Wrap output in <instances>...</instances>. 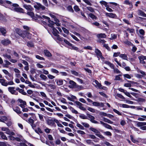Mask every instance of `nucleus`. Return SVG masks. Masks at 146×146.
Masks as SVG:
<instances>
[{"label":"nucleus","mask_w":146,"mask_h":146,"mask_svg":"<svg viewBox=\"0 0 146 146\" xmlns=\"http://www.w3.org/2000/svg\"><path fill=\"white\" fill-rule=\"evenodd\" d=\"M130 137L131 140L133 143H135L137 142V140L133 138V136L132 135H131L130 136Z\"/></svg>","instance_id":"41"},{"label":"nucleus","mask_w":146,"mask_h":146,"mask_svg":"<svg viewBox=\"0 0 146 146\" xmlns=\"http://www.w3.org/2000/svg\"><path fill=\"white\" fill-rule=\"evenodd\" d=\"M138 14L139 15L146 17V14L143 11L140 10H138Z\"/></svg>","instance_id":"20"},{"label":"nucleus","mask_w":146,"mask_h":146,"mask_svg":"<svg viewBox=\"0 0 146 146\" xmlns=\"http://www.w3.org/2000/svg\"><path fill=\"white\" fill-rule=\"evenodd\" d=\"M51 70L52 72L56 74H57L59 73L58 71L55 69L52 68L51 69Z\"/></svg>","instance_id":"57"},{"label":"nucleus","mask_w":146,"mask_h":146,"mask_svg":"<svg viewBox=\"0 0 146 146\" xmlns=\"http://www.w3.org/2000/svg\"><path fill=\"white\" fill-rule=\"evenodd\" d=\"M120 106L122 107L123 108H129L131 107H133V108H135L134 106H130L127 104H120Z\"/></svg>","instance_id":"23"},{"label":"nucleus","mask_w":146,"mask_h":146,"mask_svg":"<svg viewBox=\"0 0 146 146\" xmlns=\"http://www.w3.org/2000/svg\"><path fill=\"white\" fill-rule=\"evenodd\" d=\"M97 37L98 38H105L106 37V34L104 33H100L97 35Z\"/></svg>","instance_id":"22"},{"label":"nucleus","mask_w":146,"mask_h":146,"mask_svg":"<svg viewBox=\"0 0 146 146\" xmlns=\"http://www.w3.org/2000/svg\"><path fill=\"white\" fill-rule=\"evenodd\" d=\"M79 116L81 118L83 119H88L87 117L84 114L80 115Z\"/></svg>","instance_id":"50"},{"label":"nucleus","mask_w":146,"mask_h":146,"mask_svg":"<svg viewBox=\"0 0 146 146\" xmlns=\"http://www.w3.org/2000/svg\"><path fill=\"white\" fill-rule=\"evenodd\" d=\"M113 111L116 113L117 114L119 115H121V113H120L119 111H118L117 110L115 109H113Z\"/></svg>","instance_id":"63"},{"label":"nucleus","mask_w":146,"mask_h":146,"mask_svg":"<svg viewBox=\"0 0 146 146\" xmlns=\"http://www.w3.org/2000/svg\"><path fill=\"white\" fill-rule=\"evenodd\" d=\"M40 77L42 80L46 81L47 78V77L43 74H41L40 75Z\"/></svg>","instance_id":"34"},{"label":"nucleus","mask_w":146,"mask_h":146,"mask_svg":"<svg viewBox=\"0 0 146 146\" xmlns=\"http://www.w3.org/2000/svg\"><path fill=\"white\" fill-rule=\"evenodd\" d=\"M17 33L23 38L26 37L29 39L31 38V34L27 31H21L19 32L17 31Z\"/></svg>","instance_id":"2"},{"label":"nucleus","mask_w":146,"mask_h":146,"mask_svg":"<svg viewBox=\"0 0 146 146\" xmlns=\"http://www.w3.org/2000/svg\"><path fill=\"white\" fill-rule=\"evenodd\" d=\"M119 56L123 59L127 60V55L125 54H120Z\"/></svg>","instance_id":"27"},{"label":"nucleus","mask_w":146,"mask_h":146,"mask_svg":"<svg viewBox=\"0 0 146 146\" xmlns=\"http://www.w3.org/2000/svg\"><path fill=\"white\" fill-rule=\"evenodd\" d=\"M27 14L28 15L30 16L31 17H33L34 16V13L31 12V11L28 12L27 13Z\"/></svg>","instance_id":"62"},{"label":"nucleus","mask_w":146,"mask_h":146,"mask_svg":"<svg viewBox=\"0 0 146 146\" xmlns=\"http://www.w3.org/2000/svg\"><path fill=\"white\" fill-rule=\"evenodd\" d=\"M86 8L89 11H90L91 12H94V9L92 8V7H86Z\"/></svg>","instance_id":"39"},{"label":"nucleus","mask_w":146,"mask_h":146,"mask_svg":"<svg viewBox=\"0 0 146 146\" xmlns=\"http://www.w3.org/2000/svg\"><path fill=\"white\" fill-rule=\"evenodd\" d=\"M13 110L18 114L21 113L20 108L18 107H16L13 108Z\"/></svg>","instance_id":"18"},{"label":"nucleus","mask_w":146,"mask_h":146,"mask_svg":"<svg viewBox=\"0 0 146 146\" xmlns=\"http://www.w3.org/2000/svg\"><path fill=\"white\" fill-rule=\"evenodd\" d=\"M104 135L107 136H111L112 134L109 131H106L103 132Z\"/></svg>","instance_id":"54"},{"label":"nucleus","mask_w":146,"mask_h":146,"mask_svg":"<svg viewBox=\"0 0 146 146\" xmlns=\"http://www.w3.org/2000/svg\"><path fill=\"white\" fill-rule=\"evenodd\" d=\"M34 7L35 9L38 10L41 9L42 10H44L46 9L45 7L44 6L39 3H36V4L34 5Z\"/></svg>","instance_id":"3"},{"label":"nucleus","mask_w":146,"mask_h":146,"mask_svg":"<svg viewBox=\"0 0 146 146\" xmlns=\"http://www.w3.org/2000/svg\"><path fill=\"white\" fill-rule=\"evenodd\" d=\"M77 132L78 134H81V135H84L85 134V133L84 131L80 130H77Z\"/></svg>","instance_id":"56"},{"label":"nucleus","mask_w":146,"mask_h":146,"mask_svg":"<svg viewBox=\"0 0 146 146\" xmlns=\"http://www.w3.org/2000/svg\"><path fill=\"white\" fill-rule=\"evenodd\" d=\"M70 110L72 113H74L77 114L78 113V112L77 111L75 110L72 107H71L70 108Z\"/></svg>","instance_id":"38"},{"label":"nucleus","mask_w":146,"mask_h":146,"mask_svg":"<svg viewBox=\"0 0 146 146\" xmlns=\"http://www.w3.org/2000/svg\"><path fill=\"white\" fill-rule=\"evenodd\" d=\"M3 56L5 58H6L8 59H11V56L10 55H8L7 54H3Z\"/></svg>","instance_id":"36"},{"label":"nucleus","mask_w":146,"mask_h":146,"mask_svg":"<svg viewBox=\"0 0 146 146\" xmlns=\"http://www.w3.org/2000/svg\"><path fill=\"white\" fill-rule=\"evenodd\" d=\"M0 32L2 34L4 35L6 33V31L5 29L2 27H0Z\"/></svg>","instance_id":"21"},{"label":"nucleus","mask_w":146,"mask_h":146,"mask_svg":"<svg viewBox=\"0 0 146 146\" xmlns=\"http://www.w3.org/2000/svg\"><path fill=\"white\" fill-rule=\"evenodd\" d=\"M26 105V102H24L23 103L21 104L19 106L21 107L22 108H25V106Z\"/></svg>","instance_id":"49"},{"label":"nucleus","mask_w":146,"mask_h":146,"mask_svg":"<svg viewBox=\"0 0 146 146\" xmlns=\"http://www.w3.org/2000/svg\"><path fill=\"white\" fill-rule=\"evenodd\" d=\"M35 56L36 58L37 59L41 60H44V58L41 57L39 55H36Z\"/></svg>","instance_id":"52"},{"label":"nucleus","mask_w":146,"mask_h":146,"mask_svg":"<svg viewBox=\"0 0 146 146\" xmlns=\"http://www.w3.org/2000/svg\"><path fill=\"white\" fill-rule=\"evenodd\" d=\"M87 110L90 112L94 113L95 112L96 110L92 108L88 107Z\"/></svg>","instance_id":"37"},{"label":"nucleus","mask_w":146,"mask_h":146,"mask_svg":"<svg viewBox=\"0 0 146 146\" xmlns=\"http://www.w3.org/2000/svg\"><path fill=\"white\" fill-rule=\"evenodd\" d=\"M137 125L138 127H139L143 125H146V123L138 122L137 123Z\"/></svg>","instance_id":"29"},{"label":"nucleus","mask_w":146,"mask_h":146,"mask_svg":"<svg viewBox=\"0 0 146 146\" xmlns=\"http://www.w3.org/2000/svg\"><path fill=\"white\" fill-rule=\"evenodd\" d=\"M19 6V5L16 3L13 4L10 7V9L12 10L15 11L17 12L24 13L23 9L20 7H18Z\"/></svg>","instance_id":"1"},{"label":"nucleus","mask_w":146,"mask_h":146,"mask_svg":"<svg viewBox=\"0 0 146 146\" xmlns=\"http://www.w3.org/2000/svg\"><path fill=\"white\" fill-rule=\"evenodd\" d=\"M103 121L105 122H107L110 124H112L113 123V121L105 117L103 118Z\"/></svg>","instance_id":"28"},{"label":"nucleus","mask_w":146,"mask_h":146,"mask_svg":"<svg viewBox=\"0 0 146 146\" xmlns=\"http://www.w3.org/2000/svg\"><path fill=\"white\" fill-rule=\"evenodd\" d=\"M47 124L51 126L56 127V125L53 120L51 119H48L47 121Z\"/></svg>","instance_id":"12"},{"label":"nucleus","mask_w":146,"mask_h":146,"mask_svg":"<svg viewBox=\"0 0 146 146\" xmlns=\"http://www.w3.org/2000/svg\"><path fill=\"white\" fill-rule=\"evenodd\" d=\"M90 130L91 131H93L96 134H97L99 133V131L96 129L92 127H91L90 128Z\"/></svg>","instance_id":"32"},{"label":"nucleus","mask_w":146,"mask_h":146,"mask_svg":"<svg viewBox=\"0 0 146 146\" xmlns=\"http://www.w3.org/2000/svg\"><path fill=\"white\" fill-rule=\"evenodd\" d=\"M104 143L107 146H114V145L111 144L109 142L107 141H105Z\"/></svg>","instance_id":"64"},{"label":"nucleus","mask_w":146,"mask_h":146,"mask_svg":"<svg viewBox=\"0 0 146 146\" xmlns=\"http://www.w3.org/2000/svg\"><path fill=\"white\" fill-rule=\"evenodd\" d=\"M0 83L3 86H7V82L5 79H0Z\"/></svg>","instance_id":"16"},{"label":"nucleus","mask_w":146,"mask_h":146,"mask_svg":"<svg viewBox=\"0 0 146 146\" xmlns=\"http://www.w3.org/2000/svg\"><path fill=\"white\" fill-rule=\"evenodd\" d=\"M71 73L72 74H73L76 76H79V74H78V73L77 72H76V71H74V70H71Z\"/></svg>","instance_id":"42"},{"label":"nucleus","mask_w":146,"mask_h":146,"mask_svg":"<svg viewBox=\"0 0 146 146\" xmlns=\"http://www.w3.org/2000/svg\"><path fill=\"white\" fill-rule=\"evenodd\" d=\"M138 58L139 60L140 63L143 64L145 63V62L144 60H146V56L142 55L141 56H139Z\"/></svg>","instance_id":"11"},{"label":"nucleus","mask_w":146,"mask_h":146,"mask_svg":"<svg viewBox=\"0 0 146 146\" xmlns=\"http://www.w3.org/2000/svg\"><path fill=\"white\" fill-rule=\"evenodd\" d=\"M67 9H68V10L70 12H72V13L73 12H74V10H73V9H72V6H68L67 7Z\"/></svg>","instance_id":"55"},{"label":"nucleus","mask_w":146,"mask_h":146,"mask_svg":"<svg viewBox=\"0 0 146 146\" xmlns=\"http://www.w3.org/2000/svg\"><path fill=\"white\" fill-rule=\"evenodd\" d=\"M48 85L52 89H55V88H56L55 86L53 84H48Z\"/></svg>","instance_id":"60"},{"label":"nucleus","mask_w":146,"mask_h":146,"mask_svg":"<svg viewBox=\"0 0 146 146\" xmlns=\"http://www.w3.org/2000/svg\"><path fill=\"white\" fill-rule=\"evenodd\" d=\"M104 126L106 128L108 129H111V130L113 129L112 127L110 125L106 123H105Z\"/></svg>","instance_id":"45"},{"label":"nucleus","mask_w":146,"mask_h":146,"mask_svg":"<svg viewBox=\"0 0 146 146\" xmlns=\"http://www.w3.org/2000/svg\"><path fill=\"white\" fill-rule=\"evenodd\" d=\"M64 41L66 44L70 46H72V44L69 42L68 40H66L65 39H64Z\"/></svg>","instance_id":"61"},{"label":"nucleus","mask_w":146,"mask_h":146,"mask_svg":"<svg viewBox=\"0 0 146 146\" xmlns=\"http://www.w3.org/2000/svg\"><path fill=\"white\" fill-rule=\"evenodd\" d=\"M111 38H110V40H112L114 39H115L117 38V35L114 34H112L111 35Z\"/></svg>","instance_id":"46"},{"label":"nucleus","mask_w":146,"mask_h":146,"mask_svg":"<svg viewBox=\"0 0 146 146\" xmlns=\"http://www.w3.org/2000/svg\"><path fill=\"white\" fill-rule=\"evenodd\" d=\"M42 17L43 18H44V19L48 20V23H49V24H52L54 25V22H53L52 21L50 20V18L49 17H47L45 16L44 15H43Z\"/></svg>","instance_id":"26"},{"label":"nucleus","mask_w":146,"mask_h":146,"mask_svg":"<svg viewBox=\"0 0 146 146\" xmlns=\"http://www.w3.org/2000/svg\"><path fill=\"white\" fill-rule=\"evenodd\" d=\"M3 72H4V73L7 75H8L9 77H10L11 76V75L10 74L9 72L6 70H3Z\"/></svg>","instance_id":"35"},{"label":"nucleus","mask_w":146,"mask_h":146,"mask_svg":"<svg viewBox=\"0 0 146 146\" xmlns=\"http://www.w3.org/2000/svg\"><path fill=\"white\" fill-rule=\"evenodd\" d=\"M43 52L45 55L48 57H50L52 56L50 52L47 50H44Z\"/></svg>","instance_id":"17"},{"label":"nucleus","mask_w":146,"mask_h":146,"mask_svg":"<svg viewBox=\"0 0 146 146\" xmlns=\"http://www.w3.org/2000/svg\"><path fill=\"white\" fill-rule=\"evenodd\" d=\"M76 126L78 127L80 129H82V130H84V127L82 126L81 125L79 124V123H77L76 124Z\"/></svg>","instance_id":"44"},{"label":"nucleus","mask_w":146,"mask_h":146,"mask_svg":"<svg viewBox=\"0 0 146 146\" xmlns=\"http://www.w3.org/2000/svg\"><path fill=\"white\" fill-rule=\"evenodd\" d=\"M1 42L4 45L6 46L11 44V41L8 39H4L1 40Z\"/></svg>","instance_id":"8"},{"label":"nucleus","mask_w":146,"mask_h":146,"mask_svg":"<svg viewBox=\"0 0 146 146\" xmlns=\"http://www.w3.org/2000/svg\"><path fill=\"white\" fill-rule=\"evenodd\" d=\"M74 9L76 12L79 11L80 10L78 6L77 5H75L73 7Z\"/></svg>","instance_id":"40"},{"label":"nucleus","mask_w":146,"mask_h":146,"mask_svg":"<svg viewBox=\"0 0 146 146\" xmlns=\"http://www.w3.org/2000/svg\"><path fill=\"white\" fill-rule=\"evenodd\" d=\"M76 98V96L73 95H72L70 97H67V99L68 100L72 102H73Z\"/></svg>","instance_id":"25"},{"label":"nucleus","mask_w":146,"mask_h":146,"mask_svg":"<svg viewBox=\"0 0 146 146\" xmlns=\"http://www.w3.org/2000/svg\"><path fill=\"white\" fill-rule=\"evenodd\" d=\"M69 83L70 84L69 86L70 88H73L76 86V83L75 82L72 80H70L69 81Z\"/></svg>","instance_id":"14"},{"label":"nucleus","mask_w":146,"mask_h":146,"mask_svg":"<svg viewBox=\"0 0 146 146\" xmlns=\"http://www.w3.org/2000/svg\"><path fill=\"white\" fill-rule=\"evenodd\" d=\"M95 52L98 57L99 56L102 59H104V58L102 56L101 51L99 49H96Z\"/></svg>","instance_id":"10"},{"label":"nucleus","mask_w":146,"mask_h":146,"mask_svg":"<svg viewBox=\"0 0 146 146\" xmlns=\"http://www.w3.org/2000/svg\"><path fill=\"white\" fill-rule=\"evenodd\" d=\"M43 4L46 7L48 6V4L47 0H42Z\"/></svg>","instance_id":"59"},{"label":"nucleus","mask_w":146,"mask_h":146,"mask_svg":"<svg viewBox=\"0 0 146 146\" xmlns=\"http://www.w3.org/2000/svg\"><path fill=\"white\" fill-rule=\"evenodd\" d=\"M19 92L23 95H27V93L24 91L22 89H21L20 90Z\"/></svg>","instance_id":"48"},{"label":"nucleus","mask_w":146,"mask_h":146,"mask_svg":"<svg viewBox=\"0 0 146 146\" xmlns=\"http://www.w3.org/2000/svg\"><path fill=\"white\" fill-rule=\"evenodd\" d=\"M92 104L94 106H95L98 107L101 106L102 107H103L104 106V103L102 102H93Z\"/></svg>","instance_id":"9"},{"label":"nucleus","mask_w":146,"mask_h":146,"mask_svg":"<svg viewBox=\"0 0 146 146\" xmlns=\"http://www.w3.org/2000/svg\"><path fill=\"white\" fill-rule=\"evenodd\" d=\"M63 81L66 82V81L65 80H63L60 79L57 80H56L57 84L58 86L61 85L63 84Z\"/></svg>","instance_id":"19"},{"label":"nucleus","mask_w":146,"mask_h":146,"mask_svg":"<svg viewBox=\"0 0 146 146\" xmlns=\"http://www.w3.org/2000/svg\"><path fill=\"white\" fill-rule=\"evenodd\" d=\"M81 123L86 127L88 128L89 127V124L87 123L82 122Z\"/></svg>","instance_id":"47"},{"label":"nucleus","mask_w":146,"mask_h":146,"mask_svg":"<svg viewBox=\"0 0 146 146\" xmlns=\"http://www.w3.org/2000/svg\"><path fill=\"white\" fill-rule=\"evenodd\" d=\"M70 35L76 41H78L79 40V39L75 35L72 34H71Z\"/></svg>","instance_id":"58"},{"label":"nucleus","mask_w":146,"mask_h":146,"mask_svg":"<svg viewBox=\"0 0 146 146\" xmlns=\"http://www.w3.org/2000/svg\"><path fill=\"white\" fill-rule=\"evenodd\" d=\"M27 45L28 47H33L34 46L33 43L30 42H28Z\"/></svg>","instance_id":"51"},{"label":"nucleus","mask_w":146,"mask_h":146,"mask_svg":"<svg viewBox=\"0 0 146 146\" xmlns=\"http://www.w3.org/2000/svg\"><path fill=\"white\" fill-rule=\"evenodd\" d=\"M89 16L93 19H96L97 17L93 14L90 13L88 14Z\"/></svg>","instance_id":"31"},{"label":"nucleus","mask_w":146,"mask_h":146,"mask_svg":"<svg viewBox=\"0 0 146 146\" xmlns=\"http://www.w3.org/2000/svg\"><path fill=\"white\" fill-rule=\"evenodd\" d=\"M100 3L101 4L104 5L106 7H107L108 5H107V3L106 2L102 1H100Z\"/></svg>","instance_id":"43"},{"label":"nucleus","mask_w":146,"mask_h":146,"mask_svg":"<svg viewBox=\"0 0 146 146\" xmlns=\"http://www.w3.org/2000/svg\"><path fill=\"white\" fill-rule=\"evenodd\" d=\"M105 15L106 16L110 18H116L117 17V16L116 15L113 13H105Z\"/></svg>","instance_id":"13"},{"label":"nucleus","mask_w":146,"mask_h":146,"mask_svg":"<svg viewBox=\"0 0 146 146\" xmlns=\"http://www.w3.org/2000/svg\"><path fill=\"white\" fill-rule=\"evenodd\" d=\"M0 136H1L2 139L6 140H7V137L3 132L0 131Z\"/></svg>","instance_id":"24"},{"label":"nucleus","mask_w":146,"mask_h":146,"mask_svg":"<svg viewBox=\"0 0 146 146\" xmlns=\"http://www.w3.org/2000/svg\"><path fill=\"white\" fill-rule=\"evenodd\" d=\"M113 70L114 72L115 73L119 74L121 72L120 71L116 68H114L113 69Z\"/></svg>","instance_id":"53"},{"label":"nucleus","mask_w":146,"mask_h":146,"mask_svg":"<svg viewBox=\"0 0 146 146\" xmlns=\"http://www.w3.org/2000/svg\"><path fill=\"white\" fill-rule=\"evenodd\" d=\"M15 88L14 87H9L8 88V90L12 94L17 95L18 93L15 90Z\"/></svg>","instance_id":"6"},{"label":"nucleus","mask_w":146,"mask_h":146,"mask_svg":"<svg viewBox=\"0 0 146 146\" xmlns=\"http://www.w3.org/2000/svg\"><path fill=\"white\" fill-rule=\"evenodd\" d=\"M74 103L77 105V107L81 110L84 111L86 110V109L82 106L83 104L79 102L76 101Z\"/></svg>","instance_id":"7"},{"label":"nucleus","mask_w":146,"mask_h":146,"mask_svg":"<svg viewBox=\"0 0 146 146\" xmlns=\"http://www.w3.org/2000/svg\"><path fill=\"white\" fill-rule=\"evenodd\" d=\"M52 30L53 34L55 36H57L58 35L57 34L58 31L57 29L54 27L53 28Z\"/></svg>","instance_id":"33"},{"label":"nucleus","mask_w":146,"mask_h":146,"mask_svg":"<svg viewBox=\"0 0 146 146\" xmlns=\"http://www.w3.org/2000/svg\"><path fill=\"white\" fill-rule=\"evenodd\" d=\"M1 119L4 121H9L11 120V119L9 117H7L5 116H3L1 117Z\"/></svg>","instance_id":"30"},{"label":"nucleus","mask_w":146,"mask_h":146,"mask_svg":"<svg viewBox=\"0 0 146 146\" xmlns=\"http://www.w3.org/2000/svg\"><path fill=\"white\" fill-rule=\"evenodd\" d=\"M23 7L25 8L29 11H31L33 9L31 6L29 5L24 4V5Z\"/></svg>","instance_id":"15"},{"label":"nucleus","mask_w":146,"mask_h":146,"mask_svg":"<svg viewBox=\"0 0 146 146\" xmlns=\"http://www.w3.org/2000/svg\"><path fill=\"white\" fill-rule=\"evenodd\" d=\"M87 115L89 118L88 119L90 120L92 122L96 124H98L99 123L98 122L94 120L95 117L94 116L89 114H87Z\"/></svg>","instance_id":"4"},{"label":"nucleus","mask_w":146,"mask_h":146,"mask_svg":"<svg viewBox=\"0 0 146 146\" xmlns=\"http://www.w3.org/2000/svg\"><path fill=\"white\" fill-rule=\"evenodd\" d=\"M92 81L93 83H95L96 84H94V83H93V85L96 88H98L99 89H101V86H102L101 84L99 83V82L97 80H95L94 79H93L92 80Z\"/></svg>","instance_id":"5"}]
</instances>
